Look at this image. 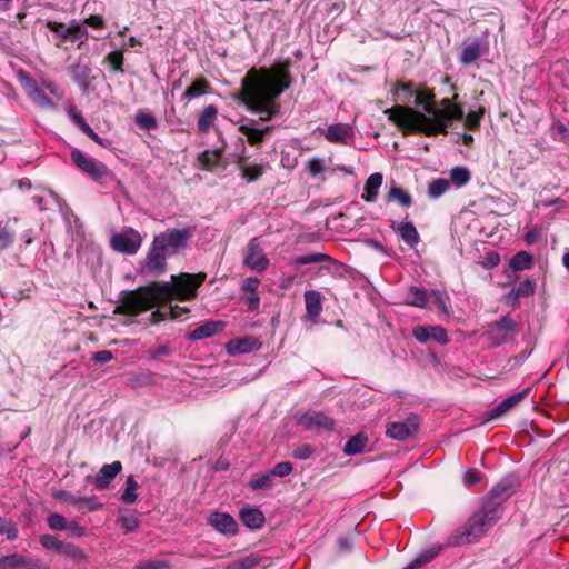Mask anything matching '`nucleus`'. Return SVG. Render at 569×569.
<instances>
[{
    "mask_svg": "<svg viewBox=\"0 0 569 569\" xmlns=\"http://www.w3.org/2000/svg\"><path fill=\"white\" fill-rule=\"evenodd\" d=\"M242 90L236 97L249 111L268 121L280 111L277 99L290 87V63L274 64L271 70L250 69L241 80Z\"/></svg>",
    "mask_w": 569,
    "mask_h": 569,
    "instance_id": "nucleus-1",
    "label": "nucleus"
},
{
    "mask_svg": "<svg viewBox=\"0 0 569 569\" xmlns=\"http://www.w3.org/2000/svg\"><path fill=\"white\" fill-rule=\"evenodd\" d=\"M405 134L422 133L427 137L447 134L452 121H460L465 117L461 106L452 104L451 99L443 98L440 107L428 104L426 113L408 106L396 104L383 111Z\"/></svg>",
    "mask_w": 569,
    "mask_h": 569,
    "instance_id": "nucleus-2",
    "label": "nucleus"
},
{
    "mask_svg": "<svg viewBox=\"0 0 569 569\" xmlns=\"http://www.w3.org/2000/svg\"><path fill=\"white\" fill-rule=\"evenodd\" d=\"M192 237L193 230L190 227L167 229L154 236L141 264V271L150 276L164 273L167 271V258L183 251Z\"/></svg>",
    "mask_w": 569,
    "mask_h": 569,
    "instance_id": "nucleus-3",
    "label": "nucleus"
},
{
    "mask_svg": "<svg viewBox=\"0 0 569 569\" xmlns=\"http://www.w3.org/2000/svg\"><path fill=\"white\" fill-rule=\"evenodd\" d=\"M503 501L487 493L480 509L473 512L465 525L458 527L449 537L450 546H462L478 540L488 528L492 527L502 516Z\"/></svg>",
    "mask_w": 569,
    "mask_h": 569,
    "instance_id": "nucleus-4",
    "label": "nucleus"
},
{
    "mask_svg": "<svg viewBox=\"0 0 569 569\" xmlns=\"http://www.w3.org/2000/svg\"><path fill=\"white\" fill-rule=\"evenodd\" d=\"M176 298L173 282L162 284L139 287L128 291L116 306L113 313L126 316H138L143 311L152 309L157 303L170 301Z\"/></svg>",
    "mask_w": 569,
    "mask_h": 569,
    "instance_id": "nucleus-5",
    "label": "nucleus"
},
{
    "mask_svg": "<svg viewBox=\"0 0 569 569\" xmlns=\"http://www.w3.org/2000/svg\"><path fill=\"white\" fill-rule=\"evenodd\" d=\"M519 332L520 323L510 313H507L498 320L488 323L483 336L492 347H500L513 342Z\"/></svg>",
    "mask_w": 569,
    "mask_h": 569,
    "instance_id": "nucleus-6",
    "label": "nucleus"
},
{
    "mask_svg": "<svg viewBox=\"0 0 569 569\" xmlns=\"http://www.w3.org/2000/svg\"><path fill=\"white\" fill-rule=\"evenodd\" d=\"M70 158L78 170L96 182H101L102 180L113 176L111 170L103 162L88 156L79 149H72Z\"/></svg>",
    "mask_w": 569,
    "mask_h": 569,
    "instance_id": "nucleus-7",
    "label": "nucleus"
},
{
    "mask_svg": "<svg viewBox=\"0 0 569 569\" xmlns=\"http://www.w3.org/2000/svg\"><path fill=\"white\" fill-rule=\"evenodd\" d=\"M206 278L207 274L203 272L196 274L180 273L178 277L172 276L176 299L181 301L194 299L198 288L206 281Z\"/></svg>",
    "mask_w": 569,
    "mask_h": 569,
    "instance_id": "nucleus-8",
    "label": "nucleus"
},
{
    "mask_svg": "<svg viewBox=\"0 0 569 569\" xmlns=\"http://www.w3.org/2000/svg\"><path fill=\"white\" fill-rule=\"evenodd\" d=\"M142 244L141 234L131 227L123 228L120 232L111 237V248L120 253L134 254Z\"/></svg>",
    "mask_w": 569,
    "mask_h": 569,
    "instance_id": "nucleus-9",
    "label": "nucleus"
},
{
    "mask_svg": "<svg viewBox=\"0 0 569 569\" xmlns=\"http://www.w3.org/2000/svg\"><path fill=\"white\" fill-rule=\"evenodd\" d=\"M420 418L417 415H410L402 421L388 422L386 435L398 441H405L413 438L419 432Z\"/></svg>",
    "mask_w": 569,
    "mask_h": 569,
    "instance_id": "nucleus-10",
    "label": "nucleus"
},
{
    "mask_svg": "<svg viewBox=\"0 0 569 569\" xmlns=\"http://www.w3.org/2000/svg\"><path fill=\"white\" fill-rule=\"evenodd\" d=\"M269 263L270 261L261 248L260 239L252 238L244 250L243 264L253 271L263 272Z\"/></svg>",
    "mask_w": 569,
    "mask_h": 569,
    "instance_id": "nucleus-11",
    "label": "nucleus"
},
{
    "mask_svg": "<svg viewBox=\"0 0 569 569\" xmlns=\"http://www.w3.org/2000/svg\"><path fill=\"white\" fill-rule=\"evenodd\" d=\"M489 52V41L486 38H476L472 41H465L459 53V62L469 67L482 56Z\"/></svg>",
    "mask_w": 569,
    "mask_h": 569,
    "instance_id": "nucleus-12",
    "label": "nucleus"
},
{
    "mask_svg": "<svg viewBox=\"0 0 569 569\" xmlns=\"http://www.w3.org/2000/svg\"><path fill=\"white\" fill-rule=\"evenodd\" d=\"M207 523L219 533L233 537L238 533L237 520L228 512L214 510L207 517Z\"/></svg>",
    "mask_w": 569,
    "mask_h": 569,
    "instance_id": "nucleus-13",
    "label": "nucleus"
},
{
    "mask_svg": "<svg viewBox=\"0 0 569 569\" xmlns=\"http://www.w3.org/2000/svg\"><path fill=\"white\" fill-rule=\"evenodd\" d=\"M298 423L306 430L323 429L331 431L336 426L335 420L322 411L305 412L299 416Z\"/></svg>",
    "mask_w": 569,
    "mask_h": 569,
    "instance_id": "nucleus-14",
    "label": "nucleus"
},
{
    "mask_svg": "<svg viewBox=\"0 0 569 569\" xmlns=\"http://www.w3.org/2000/svg\"><path fill=\"white\" fill-rule=\"evenodd\" d=\"M121 470L122 463L120 461H113L112 463L103 465L96 476H88L86 481L92 483L97 490H104L109 488L112 480Z\"/></svg>",
    "mask_w": 569,
    "mask_h": 569,
    "instance_id": "nucleus-15",
    "label": "nucleus"
},
{
    "mask_svg": "<svg viewBox=\"0 0 569 569\" xmlns=\"http://www.w3.org/2000/svg\"><path fill=\"white\" fill-rule=\"evenodd\" d=\"M531 391V387H528L519 392L512 393L511 396L503 399L499 402L495 408L485 412L483 417L486 421H490L496 419L509 410L513 409L518 403H520Z\"/></svg>",
    "mask_w": 569,
    "mask_h": 569,
    "instance_id": "nucleus-16",
    "label": "nucleus"
},
{
    "mask_svg": "<svg viewBox=\"0 0 569 569\" xmlns=\"http://www.w3.org/2000/svg\"><path fill=\"white\" fill-rule=\"evenodd\" d=\"M69 71L81 92L84 94L89 93L91 83L94 80L90 64L82 63L81 60H79L77 63H72L69 67Z\"/></svg>",
    "mask_w": 569,
    "mask_h": 569,
    "instance_id": "nucleus-17",
    "label": "nucleus"
},
{
    "mask_svg": "<svg viewBox=\"0 0 569 569\" xmlns=\"http://www.w3.org/2000/svg\"><path fill=\"white\" fill-rule=\"evenodd\" d=\"M519 486V476L516 473H508L490 489L489 493L505 502L516 492V489Z\"/></svg>",
    "mask_w": 569,
    "mask_h": 569,
    "instance_id": "nucleus-18",
    "label": "nucleus"
},
{
    "mask_svg": "<svg viewBox=\"0 0 569 569\" xmlns=\"http://www.w3.org/2000/svg\"><path fill=\"white\" fill-rule=\"evenodd\" d=\"M226 328V322L221 320H208L188 333L187 338L190 341H198L206 338L213 337L219 331Z\"/></svg>",
    "mask_w": 569,
    "mask_h": 569,
    "instance_id": "nucleus-19",
    "label": "nucleus"
},
{
    "mask_svg": "<svg viewBox=\"0 0 569 569\" xmlns=\"http://www.w3.org/2000/svg\"><path fill=\"white\" fill-rule=\"evenodd\" d=\"M391 229L411 248L420 242V236L411 221H393Z\"/></svg>",
    "mask_w": 569,
    "mask_h": 569,
    "instance_id": "nucleus-20",
    "label": "nucleus"
},
{
    "mask_svg": "<svg viewBox=\"0 0 569 569\" xmlns=\"http://www.w3.org/2000/svg\"><path fill=\"white\" fill-rule=\"evenodd\" d=\"M322 134L329 142L347 144L352 137V128L347 123H336L325 129Z\"/></svg>",
    "mask_w": 569,
    "mask_h": 569,
    "instance_id": "nucleus-21",
    "label": "nucleus"
},
{
    "mask_svg": "<svg viewBox=\"0 0 569 569\" xmlns=\"http://www.w3.org/2000/svg\"><path fill=\"white\" fill-rule=\"evenodd\" d=\"M260 346L261 343L258 339L253 337H246L230 340L227 342L226 349L229 355L234 356L258 350Z\"/></svg>",
    "mask_w": 569,
    "mask_h": 569,
    "instance_id": "nucleus-22",
    "label": "nucleus"
},
{
    "mask_svg": "<svg viewBox=\"0 0 569 569\" xmlns=\"http://www.w3.org/2000/svg\"><path fill=\"white\" fill-rule=\"evenodd\" d=\"M239 518L244 526L252 530L260 529L266 521L263 512L260 509L250 506H246L240 509Z\"/></svg>",
    "mask_w": 569,
    "mask_h": 569,
    "instance_id": "nucleus-23",
    "label": "nucleus"
},
{
    "mask_svg": "<svg viewBox=\"0 0 569 569\" xmlns=\"http://www.w3.org/2000/svg\"><path fill=\"white\" fill-rule=\"evenodd\" d=\"M303 297L307 316L312 321H316L322 311L321 293L316 290H307Z\"/></svg>",
    "mask_w": 569,
    "mask_h": 569,
    "instance_id": "nucleus-24",
    "label": "nucleus"
},
{
    "mask_svg": "<svg viewBox=\"0 0 569 569\" xmlns=\"http://www.w3.org/2000/svg\"><path fill=\"white\" fill-rule=\"evenodd\" d=\"M383 176L380 172L370 174L365 182V192L361 198L366 202H375L378 198L379 189L382 184Z\"/></svg>",
    "mask_w": 569,
    "mask_h": 569,
    "instance_id": "nucleus-25",
    "label": "nucleus"
},
{
    "mask_svg": "<svg viewBox=\"0 0 569 569\" xmlns=\"http://www.w3.org/2000/svg\"><path fill=\"white\" fill-rule=\"evenodd\" d=\"M248 158L243 154L238 157V160L236 161L241 170V177L247 182H253L258 180L263 173H264V166L263 164H246V160Z\"/></svg>",
    "mask_w": 569,
    "mask_h": 569,
    "instance_id": "nucleus-26",
    "label": "nucleus"
},
{
    "mask_svg": "<svg viewBox=\"0 0 569 569\" xmlns=\"http://www.w3.org/2000/svg\"><path fill=\"white\" fill-rule=\"evenodd\" d=\"M18 222V218L8 219L7 221H0V250H6L14 243L16 229L14 226Z\"/></svg>",
    "mask_w": 569,
    "mask_h": 569,
    "instance_id": "nucleus-27",
    "label": "nucleus"
},
{
    "mask_svg": "<svg viewBox=\"0 0 569 569\" xmlns=\"http://www.w3.org/2000/svg\"><path fill=\"white\" fill-rule=\"evenodd\" d=\"M256 124L254 119L244 118L239 127V131L247 137L248 142L252 146H259L264 140Z\"/></svg>",
    "mask_w": 569,
    "mask_h": 569,
    "instance_id": "nucleus-28",
    "label": "nucleus"
},
{
    "mask_svg": "<svg viewBox=\"0 0 569 569\" xmlns=\"http://www.w3.org/2000/svg\"><path fill=\"white\" fill-rule=\"evenodd\" d=\"M369 438L367 433L360 431L351 436L343 446V453L346 456H356L363 451L368 445Z\"/></svg>",
    "mask_w": 569,
    "mask_h": 569,
    "instance_id": "nucleus-29",
    "label": "nucleus"
},
{
    "mask_svg": "<svg viewBox=\"0 0 569 569\" xmlns=\"http://www.w3.org/2000/svg\"><path fill=\"white\" fill-rule=\"evenodd\" d=\"M46 27L56 33V37L59 38L61 41H71L72 43H80L82 37H80L79 33L72 32L68 29H66L64 23L57 22V21H47Z\"/></svg>",
    "mask_w": 569,
    "mask_h": 569,
    "instance_id": "nucleus-30",
    "label": "nucleus"
},
{
    "mask_svg": "<svg viewBox=\"0 0 569 569\" xmlns=\"http://www.w3.org/2000/svg\"><path fill=\"white\" fill-rule=\"evenodd\" d=\"M218 117V108L214 104L204 107L198 117V131L207 133Z\"/></svg>",
    "mask_w": 569,
    "mask_h": 569,
    "instance_id": "nucleus-31",
    "label": "nucleus"
},
{
    "mask_svg": "<svg viewBox=\"0 0 569 569\" xmlns=\"http://www.w3.org/2000/svg\"><path fill=\"white\" fill-rule=\"evenodd\" d=\"M405 302L409 306L426 308L428 305V293L422 288L411 286L406 293Z\"/></svg>",
    "mask_w": 569,
    "mask_h": 569,
    "instance_id": "nucleus-32",
    "label": "nucleus"
},
{
    "mask_svg": "<svg viewBox=\"0 0 569 569\" xmlns=\"http://www.w3.org/2000/svg\"><path fill=\"white\" fill-rule=\"evenodd\" d=\"M320 262H336L333 258H331L327 253L313 252L309 254L295 257L290 264L295 267L311 264V263H320Z\"/></svg>",
    "mask_w": 569,
    "mask_h": 569,
    "instance_id": "nucleus-33",
    "label": "nucleus"
},
{
    "mask_svg": "<svg viewBox=\"0 0 569 569\" xmlns=\"http://www.w3.org/2000/svg\"><path fill=\"white\" fill-rule=\"evenodd\" d=\"M263 558L260 556H257L254 553H250L246 557H242L232 563H230L224 569H257L258 567H261V569H264L266 566L261 565Z\"/></svg>",
    "mask_w": 569,
    "mask_h": 569,
    "instance_id": "nucleus-34",
    "label": "nucleus"
},
{
    "mask_svg": "<svg viewBox=\"0 0 569 569\" xmlns=\"http://www.w3.org/2000/svg\"><path fill=\"white\" fill-rule=\"evenodd\" d=\"M210 83L206 79H198L189 86L182 94L187 101L203 96L210 91Z\"/></svg>",
    "mask_w": 569,
    "mask_h": 569,
    "instance_id": "nucleus-35",
    "label": "nucleus"
},
{
    "mask_svg": "<svg viewBox=\"0 0 569 569\" xmlns=\"http://www.w3.org/2000/svg\"><path fill=\"white\" fill-rule=\"evenodd\" d=\"M532 263L533 257L530 253L527 251H519L510 259L509 267L513 271H523L530 269Z\"/></svg>",
    "mask_w": 569,
    "mask_h": 569,
    "instance_id": "nucleus-36",
    "label": "nucleus"
},
{
    "mask_svg": "<svg viewBox=\"0 0 569 569\" xmlns=\"http://www.w3.org/2000/svg\"><path fill=\"white\" fill-rule=\"evenodd\" d=\"M388 199L397 201L405 208H409L412 204L411 194L399 186H391L388 192Z\"/></svg>",
    "mask_w": 569,
    "mask_h": 569,
    "instance_id": "nucleus-37",
    "label": "nucleus"
},
{
    "mask_svg": "<svg viewBox=\"0 0 569 569\" xmlns=\"http://www.w3.org/2000/svg\"><path fill=\"white\" fill-rule=\"evenodd\" d=\"M435 99L436 94L433 89L422 87L415 92V103L418 107H422L423 113H426V107L428 104H436Z\"/></svg>",
    "mask_w": 569,
    "mask_h": 569,
    "instance_id": "nucleus-38",
    "label": "nucleus"
},
{
    "mask_svg": "<svg viewBox=\"0 0 569 569\" xmlns=\"http://www.w3.org/2000/svg\"><path fill=\"white\" fill-rule=\"evenodd\" d=\"M450 181L457 188L466 186L470 179L471 173L466 167H455L449 172Z\"/></svg>",
    "mask_w": 569,
    "mask_h": 569,
    "instance_id": "nucleus-39",
    "label": "nucleus"
},
{
    "mask_svg": "<svg viewBox=\"0 0 569 569\" xmlns=\"http://www.w3.org/2000/svg\"><path fill=\"white\" fill-rule=\"evenodd\" d=\"M134 122L140 129L147 131L156 130L158 128L157 118L146 111H138L134 116Z\"/></svg>",
    "mask_w": 569,
    "mask_h": 569,
    "instance_id": "nucleus-40",
    "label": "nucleus"
},
{
    "mask_svg": "<svg viewBox=\"0 0 569 569\" xmlns=\"http://www.w3.org/2000/svg\"><path fill=\"white\" fill-rule=\"evenodd\" d=\"M450 188L449 180L445 178H438L432 180L428 186V197L430 199H438L447 192Z\"/></svg>",
    "mask_w": 569,
    "mask_h": 569,
    "instance_id": "nucleus-41",
    "label": "nucleus"
},
{
    "mask_svg": "<svg viewBox=\"0 0 569 569\" xmlns=\"http://www.w3.org/2000/svg\"><path fill=\"white\" fill-rule=\"evenodd\" d=\"M139 488L138 482L136 481L134 477L128 476L126 480V488L121 493V500L126 503H133L138 499V495L136 493V490Z\"/></svg>",
    "mask_w": 569,
    "mask_h": 569,
    "instance_id": "nucleus-42",
    "label": "nucleus"
},
{
    "mask_svg": "<svg viewBox=\"0 0 569 569\" xmlns=\"http://www.w3.org/2000/svg\"><path fill=\"white\" fill-rule=\"evenodd\" d=\"M103 507V503L96 496L91 497H81L78 498V503L76 508L79 511H97Z\"/></svg>",
    "mask_w": 569,
    "mask_h": 569,
    "instance_id": "nucleus-43",
    "label": "nucleus"
},
{
    "mask_svg": "<svg viewBox=\"0 0 569 569\" xmlns=\"http://www.w3.org/2000/svg\"><path fill=\"white\" fill-rule=\"evenodd\" d=\"M59 553L64 555L76 561L87 560V555L84 551L71 542H62Z\"/></svg>",
    "mask_w": 569,
    "mask_h": 569,
    "instance_id": "nucleus-44",
    "label": "nucleus"
},
{
    "mask_svg": "<svg viewBox=\"0 0 569 569\" xmlns=\"http://www.w3.org/2000/svg\"><path fill=\"white\" fill-rule=\"evenodd\" d=\"M30 81L33 84L32 92L30 93V97L32 100L42 108H51L54 106L53 101L47 96V93L39 88L34 80L30 79Z\"/></svg>",
    "mask_w": 569,
    "mask_h": 569,
    "instance_id": "nucleus-45",
    "label": "nucleus"
},
{
    "mask_svg": "<svg viewBox=\"0 0 569 569\" xmlns=\"http://www.w3.org/2000/svg\"><path fill=\"white\" fill-rule=\"evenodd\" d=\"M24 556L11 553L0 558V569H22Z\"/></svg>",
    "mask_w": 569,
    "mask_h": 569,
    "instance_id": "nucleus-46",
    "label": "nucleus"
},
{
    "mask_svg": "<svg viewBox=\"0 0 569 569\" xmlns=\"http://www.w3.org/2000/svg\"><path fill=\"white\" fill-rule=\"evenodd\" d=\"M305 170L312 178L320 176L326 171L325 159L318 157L310 158L305 164Z\"/></svg>",
    "mask_w": 569,
    "mask_h": 569,
    "instance_id": "nucleus-47",
    "label": "nucleus"
},
{
    "mask_svg": "<svg viewBox=\"0 0 569 569\" xmlns=\"http://www.w3.org/2000/svg\"><path fill=\"white\" fill-rule=\"evenodd\" d=\"M249 487L252 490H261V489L271 488L272 487L271 473L269 472V473L254 475L249 482Z\"/></svg>",
    "mask_w": 569,
    "mask_h": 569,
    "instance_id": "nucleus-48",
    "label": "nucleus"
},
{
    "mask_svg": "<svg viewBox=\"0 0 569 569\" xmlns=\"http://www.w3.org/2000/svg\"><path fill=\"white\" fill-rule=\"evenodd\" d=\"M316 452L310 443H298L292 447L291 456L297 460H307Z\"/></svg>",
    "mask_w": 569,
    "mask_h": 569,
    "instance_id": "nucleus-49",
    "label": "nucleus"
},
{
    "mask_svg": "<svg viewBox=\"0 0 569 569\" xmlns=\"http://www.w3.org/2000/svg\"><path fill=\"white\" fill-rule=\"evenodd\" d=\"M437 551L433 550H427L416 557L413 560H411L407 566H405L402 569H419L423 565L430 562L436 556Z\"/></svg>",
    "mask_w": 569,
    "mask_h": 569,
    "instance_id": "nucleus-50",
    "label": "nucleus"
},
{
    "mask_svg": "<svg viewBox=\"0 0 569 569\" xmlns=\"http://www.w3.org/2000/svg\"><path fill=\"white\" fill-rule=\"evenodd\" d=\"M117 522L126 530V532H133L140 526V520L132 513L121 515L117 519Z\"/></svg>",
    "mask_w": 569,
    "mask_h": 569,
    "instance_id": "nucleus-51",
    "label": "nucleus"
},
{
    "mask_svg": "<svg viewBox=\"0 0 569 569\" xmlns=\"http://www.w3.org/2000/svg\"><path fill=\"white\" fill-rule=\"evenodd\" d=\"M106 61L108 62L109 66L112 67V69L114 71L124 73V69H123L124 58H123L122 51H120V50L111 51L110 53L107 54Z\"/></svg>",
    "mask_w": 569,
    "mask_h": 569,
    "instance_id": "nucleus-52",
    "label": "nucleus"
},
{
    "mask_svg": "<svg viewBox=\"0 0 569 569\" xmlns=\"http://www.w3.org/2000/svg\"><path fill=\"white\" fill-rule=\"evenodd\" d=\"M39 542L44 549L52 550L59 553L63 541L59 540L53 535L44 533L40 536Z\"/></svg>",
    "mask_w": 569,
    "mask_h": 569,
    "instance_id": "nucleus-53",
    "label": "nucleus"
},
{
    "mask_svg": "<svg viewBox=\"0 0 569 569\" xmlns=\"http://www.w3.org/2000/svg\"><path fill=\"white\" fill-rule=\"evenodd\" d=\"M47 523L50 529L56 530V531L66 530L68 527L67 519L62 515L57 513V512L50 513L48 516Z\"/></svg>",
    "mask_w": 569,
    "mask_h": 569,
    "instance_id": "nucleus-54",
    "label": "nucleus"
},
{
    "mask_svg": "<svg viewBox=\"0 0 569 569\" xmlns=\"http://www.w3.org/2000/svg\"><path fill=\"white\" fill-rule=\"evenodd\" d=\"M515 289L516 295H518L519 298L531 297L536 290V281L532 279H526L525 281L520 282Z\"/></svg>",
    "mask_w": 569,
    "mask_h": 569,
    "instance_id": "nucleus-55",
    "label": "nucleus"
},
{
    "mask_svg": "<svg viewBox=\"0 0 569 569\" xmlns=\"http://www.w3.org/2000/svg\"><path fill=\"white\" fill-rule=\"evenodd\" d=\"M0 535H6L8 540L13 541L18 538V529L13 522L0 518Z\"/></svg>",
    "mask_w": 569,
    "mask_h": 569,
    "instance_id": "nucleus-56",
    "label": "nucleus"
},
{
    "mask_svg": "<svg viewBox=\"0 0 569 569\" xmlns=\"http://www.w3.org/2000/svg\"><path fill=\"white\" fill-rule=\"evenodd\" d=\"M66 29L72 31V32H77L80 34V37H82L80 43H78V48H81V46H83L88 39H89V32H88V29L84 27V23H80L78 22L77 20H72L70 22V24L68 27H66Z\"/></svg>",
    "mask_w": 569,
    "mask_h": 569,
    "instance_id": "nucleus-57",
    "label": "nucleus"
},
{
    "mask_svg": "<svg viewBox=\"0 0 569 569\" xmlns=\"http://www.w3.org/2000/svg\"><path fill=\"white\" fill-rule=\"evenodd\" d=\"M133 569H171L168 560H147L133 567Z\"/></svg>",
    "mask_w": 569,
    "mask_h": 569,
    "instance_id": "nucleus-58",
    "label": "nucleus"
},
{
    "mask_svg": "<svg viewBox=\"0 0 569 569\" xmlns=\"http://www.w3.org/2000/svg\"><path fill=\"white\" fill-rule=\"evenodd\" d=\"M293 470V466L289 461H282L274 465V467L270 470L272 477H287Z\"/></svg>",
    "mask_w": 569,
    "mask_h": 569,
    "instance_id": "nucleus-59",
    "label": "nucleus"
},
{
    "mask_svg": "<svg viewBox=\"0 0 569 569\" xmlns=\"http://www.w3.org/2000/svg\"><path fill=\"white\" fill-rule=\"evenodd\" d=\"M430 339H433L440 345L449 342L447 330L441 326H430Z\"/></svg>",
    "mask_w": 569,
    "mask_h": 569,
    "instance_id": "nucleus-60",
    "label": "nucleus"
},
{
    "mask_svg": "<svg viewBox=\"0 0 569 569\" xmlns=\"http://www.w3.org/2000/svg\"><path fill=\"white\" fill-rule=\"evenodd\" d=\"M173 353V349L168 345H161L156 348H150L147 351V355L150 359L157 360L161 357L171 356Z\"/></svg>",
    "mask_w": 569,
    "mask_h": 569,
    "instance_id": "nucleus-61",
    "label": "nucleus"
},
{
    "mask_svg": "<svg viewBox=\"0 0 569 569\" xmlns=\"http://www.w3.org/2000/svg\"><path fill=\"white\" fill-rule=\"evenodd\" d=\"M68 116L71 121L83 132L87 127H90L83 116L76 109V107H70L68 109Z\"/></svg>",
    "mask_w": 569,
    "mask_h": 569,
    "instance_id": "nucleus-62",
    "label": "nucleus"
},
{
    "mask_svg": "<svg viewBox=\"0 0 569 569\" xmlns=\"http://www.w3.org/2000/svg\"><path fill=\"white\" fill-rule=\"evenodd\" d=\"M500 263V254L492 250L486 253L483 257V260L481 262V266L485 269H493Z\"/></svg>",
    "mask_w": 569,
    "mask_h": 569,
    "instance_id": "nucleus-63",
    "label": "nucleus"
},
{
    "mask_svg": "<svg viewBox=\"0 0 569 569\" xmlns=\"http://www.w3.org/2000/svg\"><path fill=\"white\" fill-rule=\"evenodd\" d=\"M22 569H49L43 561L37 557H26L23 560Z\"/></svg>",
    "mask_w": 569,
    "mask_h": 569,
    "instance_id": "nucleus-64",
    "label": "nucleus"
}]
</instances>
